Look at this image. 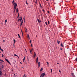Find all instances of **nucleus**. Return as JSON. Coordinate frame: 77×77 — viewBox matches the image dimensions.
Instances as JSON below:
<instances>
[{
    "instance_id": "63",
    "label": "nucleus",
    "mask_w": 77,
    "mask_h": 77,
    "mask_svg": "<svg viewBox=\"0 0 77 77\" xmlns=\"http://www.w3.org/2000/svg\"><path fill=\"white\" fill-rule=\"evenodd\" d=\"M43 11H44V10H43Z\"/></svg>"
},
{
    "instance_id": "53",
    "label": "nucleus",
    "mask_w": 77,
    "mask_h": 77,
    "mask_svg": "<svg viewBox=\"0 0 77 77\" xmlns=\"http://www.w3.org/2000/svg\"><path fill=\"white\" fill-rule=\"evenodd\" d=\"M57 64H59V63H57Z\"/></svg>"
},
{
    "instance_id": "20",
    "label": "nucleus",
    "mask_w": 77,
    "mask_h": 77,
    "mask_svg": "<svg viewBox=\"0 0 77 77\" xmlns=\"http://www.w3.org/2000/svg\"><path fill=\"white\" fill-rule=\"evenodd\" d=\"M17 35H18L19 38H21V37H20V35L19 34H18Z\"/></svg>"
},
{
    "instance_id": "33",
    "label": "nucleus",
    "mask_w": 77,
    "mask_h": 77,
    "mask_svg": "<svg viewBox=\"0 0 77 77\" xmlns=\"http://www.w3.org/2000/svg\"><path fill=\"white\" fill-rule=\"evenodd\" d=\"M20 19H18V21L19 22V21H20Z\"/></svg>"
},
{
    "instance_id": "2",
    "label": "nucleus",
    "mask_w": 77,
    "mask_h": 77,
    "mask_svg": "<svg viewBox=\"0 0 77 77\" xmlns=\"http://www.w3.org/2000/svg\"><path fill=\"white\" fill-rule=\"evenodd\" d=\"M45 75V73H42L40 76V77H44V75Z\"/></svg>"
},
{
    "instance_id": "50",
    "label": "nucleus",
    "mask_w": 77,
    "mask_h": 77,
    "mask_svg": "<svg viewBox=\"0 0 77 77\" xmlns=\"http://www.w3.org/2000/svg\"><path fill=\"white\" fill-rule=\"evenodd\" d=\"M26 30H27V28H26Z\"/></svg>"
},
{
    "instance_id": "42",
    "label": "nucleus",
    "mask_w": 77,
    "mask_h": 77,
    "mask_svg": "<svg viewBox=\"0 0 77 77\" xmlns=\"http://www.w3.org/2000/svg\"><path fill=\"white\" fill-rule=\"evenodd\" d=\"M60 49L61 50H62V48H60Z\"/></svg>"
},
{
    "instance_id": "43",
    "label": "nucleus",
    "mask_w": 77,
    "mask_h": 77,
    "mask_svg": "<svg viewBox=\"0 0 77 77\" xmlns=\"http://www.w3.org/2000/svg\"><path fill=\"white\" fill-rule=\"evenodd\" d=\"M13 5H15V3H12Z\"/></svg>"
},
{
    "instance_id": "1",
    "label": "nucleus",
    "mask_w": 77,
    "mask_h": 77,
    "mask_svg": "<svg viewBox=\"0 0 77 77\" xmlns=\"http://www.w3.org/2000/svg\"><path fill=\"white\" fill-rule=\"evenodd\" d=\"M17 4L16 3H14V9H17Z\"/></svg>"
},
{
    "instance_id": "12",
    "label": "nucleus",
    "mask_w": 77,
    "mask_h": 77,
    "mask_svg": "<svg viewBox=\"0 0 77 77\" xmlns=\"http://www.w3.org/2000/svg\"><path fill=\"white\" fill-rule=\"evenodd\" d=\"M37 20L38 23H40V22H41V20H39V19L38 18L37 19Z\"/></svg>"
},
{
    "instance_id": "60",
    "label": "nucleus",
    "mask_w": 77,
    "mask_h": 77,
    "mask_svg": "<svg viewBox=\"0 0 77 77\" xmlns=\"http://www.w3.org/2000/svg\"><path fill=\"white\" fill-rule=\"evenodd\" d=\"M2 24H3V23H2Z\"/></svg>"
},
{
    "instance_id": "19",
    "label": "nucleus",
    "mask_w": 77,
    "mask_h": 77,
    "mask_svg": "<svg viewBox=\"0 0 77 77\" xmlns=\"http://www.w3.org/2000/svg\"><path fill=\"white\" fill-rule=\"evenodd\" d=\"M57 43H58V44H60V41H57Z\"/></svg>"
},
{
    "instance_id": "57",
    "label": "nucleus",
    "mask_w": 77,
    "mask_h": 77,
    "mask_svg": "<svg viewBox=\"0 0 77 77\" xmlns=\"http://www.w3.org/2000/svg\"><path fill=\"white\" fill-rule=\"evenodd\" d=\"M20 63L21 64V62H20Z\"/></svg>"
},
{
    "instance_id": "46",
    "label": "nucleus",
    "mask_w": 77,
    "mask_h": 77,
    "mask_svg": "<svg viewBox=\"0 0 77 77\" xmlns=\"http://www.w3.org/2000/svg\"><path fill=\"white\" fill-rule=\"evenodd\" d=\"M48 13H49V11H48Z\"/></svg>"
},
{
    "instance_id": "15",
    "label": "nucleus",
    "mask_w": 77,
    "mask_h": 77,
    "mask_svg": "<svg viewBox=\"0 0 77 77\" xmlns=\"http://www.w3.org/2000/svg\"><path fill=\"white\" fill-rule=\"evenodd\" d=\"M0 61L2 62H4V61L2 59H0Z\"/></svg>"
},
{
    "instance_id": "47",
    "label": "nucleus",
    "mask_w": 77,
    "mask_h": 77,
    "mask_svg": "<svg viewBox=\"0 0 77 77\" xmlns=\"http://www.w3.org/2000/svg\"><path fill=\"white\" fill-rule=\"evenodd\" d=\"M25 77V75H23V77Z\"/></svg>"
},
{
    "instance_id": "45",
    "label": "nucleus",
    "mask_w": 77,
    "mask_h": 77,
    "mask_svg": "<svg viewBox=\"0 0 77 77\" xmlns=\"http://www.w3.org/2000/svg\"><path fill=\"white\" fill-rule=\"evenodd\" d=\"M31 47H32V44H31Z\"/></svg>"
},
{
    "instance_id": "44",
    "label": "nucleus",
    "mask_w": 77,
    "mask_h": 77,
    "mask_svg": "<svg viewBox=\"0 0 77 77\" xmlns=\"http://www.w3.org/2000/svg\"><path fill=\"white\" fill-rule=\"evenodd\" d=\"M26 4H27V1H26Z\"/></svg>"
},
{
    "instance_id": "7",
    "label": "nucleus",
    "mask_w": 77,
    "mask_h": 77,
    "mask_svg": "<svg viewBox=\"0 0 77 77\" xmlns=\"http://www.w3.org/2000/svg\"><path fill=\"white\" fill-rule=\"evenodd\" d=\"M60 45L61 47H64V45H63V44H62V43H61V44Z\"/></svg>"
},
{
    "instance_id": "34",
    "label": "nucleus",
    "mask_w": 77,
    "mask_h": 77,
    "mask_svg": "<svg viewBox=\"0 0 77 77\" xmlns=\"http://www.w3.org/2000/svg\"><path fill=\"white\" fill-rule=\"evenodd\" d=\"M29 51H30V53H32V51L30 50H29Z\"/></svg>"
},
{
    "instance_id": "39",
    "label": "nucleus",
    "mask_w": 77,
    "mask_h": 77,
    "mask_svg": "<svg viewBox=\"0 0 77 77\" xmlns=\"http://www.w3.org/2000/svg\"><path fill=\"white\" fill-rule=\"evenodd\" d=\"M36 2H35V3H36V4H37V2H36Z\"/></svg>"
},
{
    "instance_id": "41",
    "label": "nucleus",
    "mask_w": 77,
    "mask_h": 77,
    "mask_svg": "<svg viewBox=\"0 0 77 77\" xmlns=\"http://www.w3.org/2000/svg\"><path fill=\"white\" fill-rule=\"evenodd\" d=\"M0 50H2V48H1V46H0Z\"/></svg>"
},
{
    "instance_id": "36",
    "label": "nucleus",
    "mask_w": 77,
    "mask_h": 77,
    "mask_svg": "<svg viewBox=\"0 0 77 77\" xmlns=\"http://www.w3.org/2000/svg\"><path fill=\"white\" fill-rule=\"evenodd\" d=\"M48 24H49V23H50V21H48Z\"/></svg>"
},
{
    "instance_id": "35",
    "label": "nucleus",
    "mask_w": 77,
    "mask_h": 77,
    "mask_svg": "<svg viewBox=\"0 0 77 77\" xmlns=\"http://www.w3.org/2000/svg\"><path fill=\"white\" fill-rule=\"evenodd\" d=\"M31 42H32V40H31L30 41V43H31Z\"/></svg>"
},
{
    "instance_id": "6",
    "label": "nucleus",
    "mask_w": 77,
    "mask_h": 77,
    "mask_svg": "<svg viewBox=\"0 0 77 77\" xmlns=\"http://www.w3.org/2000/svg\"><path fill=\"white\" fill-rule=\"evenodd\" d=\"M0 76L2 75V72L0 70Z\"/></svg>"
},
{
    "instance_id": "64",
    "label": "nucleus",
    "mask_w": 77,
    "mask_h": 77,
    "mask_svg": "<svg viewBox=\"0 0 77 77\" xmlns=\"http://www.w3.org/2000/svg\"><path fill=\"white\" fill-rule=\"evenodd\" d=\"M42 77H43L42 76Z\"/></svg>"
},
{
    "instance_id": "29",
    "label": "nucleus",
    "mask_w": 77,
    "mask_h": 77,
    "mask_svg": "<svg viewBox=\"0 0 77 77\" xmlns=\"http://www.w3.org/2000/svg\"><path fill=\"white\" fill-rule=\"evenodd\" d=\"M5 23L6 24V22H7V20H5Z\"/></svg>"
},
{
    "instance_id": "9",
    "label": "nucleus",
    "mask_w": 77,
    "mask_h": 77,
    "mask_svg": "<svg viewBox=\"0 0 77 77\" xmlns=\"http://www.w3.org/2000/svg\"><path fill=\"white\" fill-rule=\"evenodd\" d=\"M23 20L22 21V22L20 23V26H21L22 25H23Z\"/></svg>"
},
{
    "instance_id": "16",
    "label": "nucleus",
    "mask_w": 77,
    "mask_h": 77,
    "mask_svg": "<svg viewBox=\"0 0 77 77\" xmlns=\"http://www.w3.org/2000/svg\"><path fill=\"white\" fill-rule=\"evenodd\" d=\"M15 9H16L14 8V13L15 12Z\"/></svg>"
},
{
    "instance_id": "3",
    "label": "nucleus",
    "mask_w": 77,
    "mask_h": 77,
    "mask_svg": "<svg viewBox=\"0 0 77 77\" xmlns=\"http://www.w3.org/2000/svg\"><path fill=\"white\" fill-rule=\"evenodd\" d=\"M5 60L7 62H8V63H9V64H11V63H10V62H9V60H8V59L6 58L5 59Z\"/></svg>"
},
{
    "instance_id": "8",
    "label": "nucleus",
    "mask_w": 77,
    "mask_h": 77,
    "mask_svg": "<svg viewBox=\"0 0 77 77\" xmlns=\"http://www.w3.org/2000/svg\"><path fill=\"white\" fill-rule=\"evenodd\" d=\"M38 67L39 68L40 67V62L39 61L38 62Z\"/></svg>"
},
{
    "instance_id": "27",
    "label": "nucleus",
    "mask_w": 77,
    "mask_h": 77,
    "mask_svg": "<svg viewBox=\"0 0 77 77\" xmlns=\"http://www.w3.org/2000/svg\"><path fill=\"white\" fill-rule=\"evenodd\" d=\"M2 68H4V66H3V65H2Z\"/></svg>"
},
{
    "instance_id": "11",
    "label": "nucleus",
    "mask_w": 77,
    "mask_h": 77,
    "mask_svg": "<svg viewBox=\"0 0 77 77\" xmlns=\"http://www.w3.org/2000/svg\"><path fill=\"white\" fill-rule=\"evenodd\" d=\"M16 12H17V13H18V9L17 8L16 10Z\"/></svg>"
},
{
    "instance_id": "62",
    "label": "nucleus",
    "mask_w": 77,
    "mask_h": 77,
    "mask_svg": "<svg viewBox=\"0 0 77 77\" xmlns=\"http://www.w3.org/2000/svg\"><path fill=\"white\" fill-rule=\"evenodd\" d=\"M43 77H45L43 76Z\"/></svg>"
},
{
    "instance_id": "59",
    "label": "nucleus",
    "mask_w": 77,
    "mask_h": 77,
    "mask_svg": "<svg viewBox=\"0 0 77 77\" xmlns=\"http://www.w3.org/2000/svg\"><path fill=\"white\" fill-rule=\"evenodd\" d=\"M22 31V32L23 33V32H22V31Z\"/></svg>"
},
{
    "instance_id": "26",
    "label": "nucleus",
    "mask_w": 77,
    "mask_h": 77,
    "mask_svg": "<svg viewBox=\"0 0 77 77\" xmlns=\"http://www.w3.org/2000/svg\"><path fill=\"white\" fill-rule=\"evenodd\" d=\"M51 73L52 72V71H53V69H51Z\"/></svg>"
},
{
    "instance_id": "37",
    "label": "nucleus",
    "mask_w": 77,
    "mask_h": 77,
    "mask_svg": "<svg viewBox=\"0 0 77 77\" xmlns=\"http://www.w3.org/2000/svg\"><path fill=\"white\" fill-rule=\"evenodd\" d=\"M75 59V60H76V61H77V57H76Z\"/></svg>"
},
{
    "instance_id": "5",
    "label": "nucleus",
    "mask_w": 77,
    "mask_h": 77,
    "mask_svg": "<svg viewBox=\"0 0 77 77\" xmlns=\"http://www.w3.org/2000/svg\"><path fill=\"white\" fill-rule=\"evenodd\" d=\"M38 58L37 57L36 58V63H38Z\"/></svg>"
},
{
    "instance_id": "32",
    "label": "nucleus",
    "mask_w": 77,
    "mask_h": 77,
    "mask_svg": "<svg viewBox=\"0 0 77 77\" xmlns=\"http://www.w3.org/2000/svg\"><path fill=\"white\" fill-rule=\"evenodd\" d=\"M24 60H25V57L23 59V61H24Z\"/></svg>"
},
{
    "instance_id": "54",
    "label": "nucleus",
    "mask_w": 77,
    "mask_h": 77,
    "mask_svg": "<svg viewBox=\"0 0 77 77\" xmlns=\"http://www.w3.org/2000/svg\"><path fill=\"white\" fill-rule=\"evenodd\" d=\"M14 75H15V74H14Z\"/></svg>"
},
{
    "instance_id": "38",
    "label": "nucleus",
    "mask_w": 77,
    "mask_h": 77,
    "mask_svg": "<svg viewBox=\"0 0 77 77\" xmlns=\"http://www.w3.org/2000/svg\"><path fill=\"white\" fill-rule=\"evenodd\" d=\"M1 50V51H3V50L2 49Z\"/></svg>"
},
{
    "instance_id": "55",
    "label": "nucleus",
    "mask_w": 77,
    "mask_h": 77,
    "mask_svg": "<svg viewBox=\"0 0 77 77\" xmlns=\"http://www.w3.org/2000/svg\"><path fill=\"white\" fill-rule=\"evenodd\" d=\"M36 37H37V35H36Z\"/></svg>"
},
{
    "instance_id": "21",
    "label": "nucleus",
    "mask_w": 77,
    "mask_h": 77,
    "mask_svg": "<svg viewBox=\"0 0 77 77\" xmlns=\"http://www.w3.org/2000/svg\"><path fill=\"white\" fill-rule=\"evenodd\" d=\"M39 5H40V7H41V8H42V6H41V3H39Z\"/></svg>"
},
{
    "instance_id": "30",
    "label": "nucleus",
    "mask_w": 77,
    "mask_h": 77,
    "mask_svg": "<svg viewBox=\"0 0 77 77\" xmlns=\"http://www.w3.org/2000/svg\"><path fill=\"white\" fill-rule=\"evenodd\" d=\"M23 20H24V22H25V17H24V18H23Z\"/></svg>"
},
{
    "instance_id": "17",
    "label": "nucleus",
    "mask_w": 77,
    "mask_h": 77,
    "mask_svg": "<svg viewBox=\"0 0 77 77\" xmlns=\"http://www.w3.org/2000/svg\"><path fill=\"white\" fill-rule=\"evenodd\" d=\"M42 70H43V68H42L40 70V71H42Z\"/></svg>"
},
{
    "instance_id": "13",
    "label": "nucleus",
    "mask_w": 77,
    "mask_h": 77,
    "mask_svg": "<svg viewBox=\"0 0 77 77\" xmlns=\"http://www.w3.org/2000/svg\"><path fill=\"white\" fill-rule=\"evenodd\" d=\"M27 37L29 39H30V37H29V34L27 35Z\"/></svg>"
},
{
    "instance_id": "22",
    "label": "nucleus",
    "mask_w": 77,
    "mask_h": 77,
    "mask_svg": "<svg viewBox=\"0 0 77 77\" xmlns=\"http://www.w3.org/2000/svg\"><path fill=\"white\" fill-rule=\"evenodd\" d=\"M45 23L46 24V25H47V26L48 25V24H47V22H45Z\"/></svg>"
},
{
    "instance_id": "23",
    "label": "nucleus",
    "mask_w": 77,
    "mask_h": 77,
    "mask_svg": "<svg viewBox=\"0 0 77 77\" xmlns=\"http://www.w3.org/2000/svg\"><path fill=\"white\" fill-rule=\"evenodd\" d=\"M14 2H15V0H13V1L12 3H14Z\"/></svg>"
},
{
    "instance_id": "51",
    "label": "nucleus",
    "mask_w": 77,
    "mask_h": 77,
    "mask_svg": "<svg viewBox=\"0 0 77 77\" xmlns=\"http://www.w3.org/2000/svg\"><path fill=\"white\" fill-rule=\"evenodd\" d=\"M25 32H27V30H26Z\"/></svg>"
},
{
    "instance_id": "49",
    "label": "nucleus",
    "mask_w": 77,
    "mask_h": 77,
    "mask_svg": "<svg viewBox=\"0 0 77 77\" xmlns=\"http://www.w3.org/2000/svg\"><path fill=\"white\" fill-rule=\"evenodd\" d=\"M59 72H61L60 71V70H59Z\"/></svg>"
},
{
    "instance_id": "52",
    "label": "nucleus",
    "mask_w": 77,
    "mask_h": 77,
    "mask_svg": "<svg viewBox=\"0 0 77 77\" xmlns=\"http://www.w3.org/2000/svg\"><path fill=\"white\" fill-rule=\"evenodd\" d=\"M2 63L1 62H0V63Z\"/></svg>"
},
{
    "instance_id": "56",
    "label": "nucleus",
    "mask_w": 77,
    "mask_h": 77,
    "mask_svg": "<svg viewBox=\"0 0 77 77\" xmlns=\"http://www.w3.org/2000/svg\"><path fill=\"white\" fill-rule=\"evenodd\" d=\"M46 1H48V0H46Z\"/></svg>"
},
{
    "instance_id": "18",
    "label": "nucleus",
    "mask_w": 77,
    "mask_h": 77,
    "mask_svg": "<svg viewBox=\"0 0 77 77\" xmlns=\"http://www.w3.org/2000/svg\"><path fill=\"white\" fill-rule=\"evenodd\" d=\"M19 14V13L18 14V16L17 17V18H18L20 16V14Z\"/></svg>"
},
{
    "instance_id": "14",
    "label": "nucleus",
    "mask_w": 77,
    "mask_h": 77,
    "mask_svg": "<svg viewBox=\"0 0 77 77\" xmlns=\"http://www.w3.org/2000/svg\"><path fill=\"white\" fill-rule=\"evenodd\" d=\"M14 44H15V40L14 39Z\"/></svg>"
},
{
    "instance_id": "48",
    "label": "nucleus",
    "mask_w": 77,
    "mask_h": 77,
    "mask_svg": "<svg viewBox=\"0 0 77 77\" xmlns=\"http://www.w3.org/2000/svg\"><path fill=\"white\" fill-rule=\"evenodd\" d=\"M3 42H5V40H3Z\"/></svg>"
},
{
    "instance_id": "61",
    "label": "nucleus",
    "mask_w": 77,
    "mask_h": 77,
    "mask_svg": "<svg viewBox=\"0 0 77 77\" xmlns=\"http://www.w3.org/2000/svg\"><path fill=\"white\" fill-rule=\"evenodd\" d=\"M25 50L26 51V49H25Z\"/></svg>"
},
{
    "instance_id": "24",
    "label": "nucleus",
    "mask_w": 77,
    "mask_h": 77,
    "mask_svg": "<svg viewBox=\"0 0 77 77\" xmlns=\"http://www.w3.org/2000/svg\"><path fill=\"white\" fill-rule=\"evenodd\" d=\"M14 56H17V57H18V56L16 54H14Z\"/></svg>"
},
{
    "instance_id": "40",
    "label": "nucleus",
    "mask_w": 77,
    "mask_h": 77,
    "mask_svg": "<svg viewBox=\"0 0 77 77\" xmlns=\"http://www.w3.org/2000/svg\"><path fill=\"white\" fill-rule=\"evenodd\" d=\"M31 51H33V49H31Z\"/></svg>"
},
{
    "instance_id": "10",
    "label": "nucleus",
    "mask_w": 77,
    "mask_h": 77,
    "mask_svg": "<svg viewBox=\"0 0 77 77\" xmlns=\"http://www.w3.org/2000/svg\"><path fill=\"white\" fill-rule=\"evenodd\" d=\"M20 22H21L22 21V17H20Z\"/></svg>"
},
{
    "instance_id": "25",
    "label": "nucleus",
    "mask_w": 77,
    "mask_h": 77,
    "mask_svg": "<svg viewBox=\"0 0 77 77\" xmlns=\"http://www.w3.org/2000/svg\"><path fill=\"white\" fill-rule=\"evenodd\" d=\"M72 75V76H73L74 75V73H72V74H71Z\"/></svg>"
},
{
    "instance_id": "31",
    "label": "nucleus",
    "mask_w": 77,
    "mask_h": 77,
    "mask_svg": "<svg viewBox=\"0 0 77 77\" xmlns=\"http://www.w3.org/2000/svg\"><path fill=\"white\" fill-rule=\"evenodd\" d=\"M4 57V55H3V54H2V57Z\"/></svg>"
},
{
    "instance_id": "28",
    "label": "nucleus",
    "mask_w": 77,
    "mask_h": 77,
    "mask_svg": "<svg viewBox=\"0 0 77 77\" xmlns=\"http://www.w3.org/2000/svg\"><path fill=\"white\" fill-rule=\"evenodd\" d=\"M46 63H47L48 65L49 63H48V62H46Z\"/></svg>"
},
{
    "instance_id": "58",
    "label": "nucleus",
    "mask_w": 77,
    "mask_h": 77,
    "mask_svg": "<svg viewBox=\"0 0 77 77\" xmlns=\"http://www.w3.org/2000/svg\"><path fill=\"white\" fill-rule=\"evenodd\" d=\"M1 53V52L0 51V54Z\"/></svg>"
},
{
    "instance_id": "4",
    "label": "nucleus",
    "mask_w": 77,
    "mask_h": 77,
    "mask_svg": "<svg viewBox=\"0 0 77 77\" xmlns=\"http://www.w3.org/2000/svg\"><path fill=\"white\" fill-rule=\"evenodd\" d=\"M36 53H35V52H34V55H33V57H34V58H35V57H36Z\"/></svg>"
}]
</instances>
